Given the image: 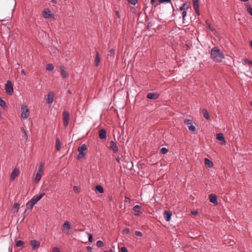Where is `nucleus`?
Masks as SVG:
<instances>
[{
	"mask_svg": "<svg viewBox=\"0 0 252 252\" xmlns=\"http://www.w3.org/2000/svg\"><path fill=\"white\" fill-rule=\"evenodd\" d=\"M211 58L214 62H220V51L218 47H214L212 49Z\"/></svg>",
	"mask_w": 252,
	"mask_h": 252,
	"instance_id": "obj_1",
	"label": "nucleus"
},
{
	"mask_svg": "<svg viewBox=\"0 0 252 252\" xmlns=\"http://www.w3.org/2000/svg\"><path fill=\"white\" fill-rule=\"evenodd\" d=\"M87 146L85 144H83L78 148V154L77 158L79 159L83 158L86 153Z\"/></svg>",
	"mask_w": 252,
	"mask_h": 252,
	"instance_id": "obj_2",
	"label": "nucleus"
},
{
	"mask_svg": "<svg viewBox=\"0 0 252 252\" xmlns=\"http://www.w3.org/2000/svg\"><path fill=\"white\" fill-rule=\"evenodd\" d=\"M5 90L7 94L11 95L13 93V88L11 82L9 80L7 81L5 84Z\"/></svg>",
	"mask_w": 252,
	"mask_h": 252,
	"instance_id": "obj_3",
	"label": "nucleus"
},
{
	"mask_svg": "<svg viewBox=\"0 0 252 252\" xmlns=\"http://www.w3.org/2000/svg\"><path fill=\"white\" fill-rule=\"evenodd\" d=\"M70 120V114L66 111L63 112V125L66 126L68 125L69 121Z\"/></svg>",
	"mask_w": 252,
	"mask_h": 252,
	"instance_id": "obj_4",
	"label": "nucleus"
},
{
	"mask_svg": "<svg viewBox=\"0 0 252 252\" xmlns=\"http://www.w3.org/2000/svg\"><path fill=\"white\" fill-rule=\"evenodd\" d=\"M30 112L28 107L26 105H23L21 107V116L24 119H27L29 115Z\"/></svg>",
	"mask_w": 252,
	"mask_h": 252,
	"instance_id": "obj_5",
	"label": "nucleus"
},
{
	"mask_svg": "<svg viewBox=\"0 0 252 252\" xmlns=\"http://www.w3.org/2000/svg\"><path fill=\"white\" fill-rule=\"evenodd\" d=\"M71 225L68 221H65L62 226V231L65 234H69V231L71 229Z\"/></svg>",
	"mask_w": 252,
	"mask_h": 252,
	"instance_id": "obj_6",
	"label": "nucleus"
},
{
	"mask_svg": "<svg viewBox=\"0 0 252 252\" xmlns=\"http://www.w3.org/2000/svg\"><path fill=\"white\" fill-rule=\"evenodd\" d=\"M184 123L187 125L190 131L192 132L195 131V127L193 125L191 120L188 119H186L184 120Z\"/></svg>",
	"mask_w": 252,
	"mask_h": 252,
	"instance_id": "obj_7",
	"label": "nucleus"
},
{
	"mask_svg": "<svg viewBox=\"0 0 252 252\" xmlns=\"http://www.w3.org/2000/svg\"><path fill=\"white\" fill-rule=\"evenodd\" d=\"M132 210L134 212V215L135 216H139L143 213V209L141 207L138 205L133 206Z\"/></svg>",
	"mask_w": 252,
	"mask_h": 252,
	"instance_id": "obj_8",
	"label": "nucleus"
},
{
	"mask_svg": "<svg viewBox=\"0 0 252 252\" xmlns=\"http://www.w3.org/2000/svg\"><path fill=\"white\" fill-rule=\"evenodd\" d=\"M54 94L52 92H49L47 96V98L46 99V102L47 104H52L54 101Z\"/></svg>",
	"mask_w": 252,
	"mask_h": 252,
	"instance_id": "obj_9",
	"label": "nucleus"
},
{
	"mask_svg": "<svg viewBox=\"0 0 252 252\" xmlns=\"http://www.w3.org/2000/svg\"><path fill=\"white\" fill-rule=\"evenodd\" d=\"M30 244L32 246V250H35L40 247V243L37 240H33L31 241Z\"/></svg>",
	"mask_w": 252,
	"mask_h": 252,
	"instance_id": "obj_10",
	"label": "nucleus"
},
{
	"mask_svg": "<svg viewBox=\"0 0 252 252\" xmlns=\"http://www.w3.org/2000/svg\"><path fill=\"white\" fill-rule=\"evenodd\" d=\"M42 15L43 17L46 19H48L52 17H54V15L53 14H52L51 11L48 9L44 10L43 11Z\"/></svg>",
	"mask_w": 252,
	"mask_h": 252,
	"instance_id": "obj_11",
	"label": "nucleus"
},
{
	"mask_svg": "<svg viewBox=\"0 0 252 252\" xmlns=\"http://www.w3.org/2000/svg\"><path fill=\"white\" fill-rule=\"evenodd\" d=\"M109 149L112 150L114 153H116L118 152L119 148L115 142L113 141H111Z\"/></svg>",
	"mask_w": 252,
	"mask_h": 252,
	"instance_id": "obj_12",
	"label": "nucleus"
},
{
	"mask_svg": "<svg viewBox=\"0 0 252 252\" xmlns=\"http://www.w3.org/2000/svg\"><path fill=\"white\" fill-rule=\"evenodd\" d=\"M159 96V94L158 93H148L147 97L149 99H157Z\"/></svg>",
	"mask_w": 252,
	"mask_h": 252,
	"instance_id": "obj_13",
	"label": "nucleus"
},
{
	"mask_svg": "<svg viewBox=\"0 0 252 252\" xmlns=\"http://www.w3.org/2000/svg\"><path fill=\"white\" fill-rule=\"evenodd\" d=\"M209 200L211 203H213L214 205H217L218 204L217 197L214 194H211L209 195Z\"/></svg>",
	"mask_w": 252,
	"mask_h": 252,
	"instance_id": "obj_14",
	"label": "nucleus"
},
{
	"mask_svg": "<svg viewBox=\"0 0 252 252\" xmlns=\"http://www.w3.org/2000/svg\"><path fill=\"white\" fill-rule=\"evenodd\" d=\"M172 212L170 211L165 210L164 212V218L167 221H169L172 216Z\"/></svg>",
	"mask_w": 252,
	"mask_h": 252,
	"instance_id": "obj_15",
	"label": "nucleus"
},
{
	"mask_svg": "<svg viewBox=\"0 0 252 252\" xmlns=\"http://www.w3.org/2000/svg\"><path fill=\"white\" fill-rule=\"evenodd\" d=\"M44 193H42L37 196H34L31 200L35 204L44 195Z\"/></svg>",
	"mask_w": 252,
	"mask_h": 252,
	"instance_id": "obj_16",
	"label": "nucleus"
},
{
	"mask_svg": "<svg viewBox=\"0 0 252 252\" xmlns=\"http://www.w3.org/2000/svg\"><path fill=\"white\" fill-rule=\"evenodd\" d=\"M99 137L100 139H105L106 137V130L102 128L99 130L98 132Z\"/></svg>",
	"mask_w": 252,
	"mask_h": 252,
	"instance_id": "obj_17",
	"label": "nucleus"
},
{
	"mask_svg": "<svg viewBox=\"0 0 252 252\" xmlns=\"http://www.w3.org/2000/svg\"><path fill=\"white\" fill-rule=\"evenodd\" d=\"M61 73L62 77L63 78H66L68 76V73L65 70V68L64 66H60Z\"/></svg>",
	"mask_w": 252,
	"mask_h": 252,
	"instance_id": "obj_18",
	"label": "nucleus"
},
{
	"mask_svg": "<svg viewBox=\"0 0 252 252\" xmlns=\"http://www.w3.org/2000/svg\"><path fill=\"white\" fill-rule=\"evenodd\" d=\"M19 170L18 169L15 168L10 174V178L12 180L14 179L19 174Z\"/></svg>",
	"mask_w": 252,
	"mask_h": 252,
	"instance_id": "obj_19",
	"label": "nucleus"
},
{
	"mask_svg": "<svg viewBox=\"0 0 252 252\" xmlns=\"http://www.w3.org/2000/svg\"><path fill=\"white\" fill-rule=\"evenodd\" d=\"M100 60H101V59H100V55H99L98 52H96L95 57V59H94L95 66H98V65L100 63Z\"/></svg>",
	"mask_w": 252,
	"mask_h": 252,
	"instance_id": "obj_20",
	"label": "nucleus"
},
{
	"mask_svg": "<svg viewBox=\"0 0 252 252\" xmlns=\"http://www.w3.org/2000/svg\"><path fill=\"white\" fill-rule=\"evenodd\" d=\"M204 162L205 165L209 168H211L213 166V163L210 159L207 158H205L204 159Z\"/></svg>",
	"mask_w": 252,
	"mask_h": 252,
	"instance_id": "obj_21",
	"label": "nucleus"
},
{
	"mask_svg": "<svg viewBox=\"0 0 252 252\" xmlns=\"http://www.w3.org/2000/svg\"><path fill=\"white\" fill-rule=\"evenodd\" d=\"M19 208V204L17 203H15L12 209V211L14 214L17 213L18 212Z\"/></svg>",
	"mask_w": 252,
	"mask_h": 252,
	"instance_id": "obj_22",
	"label": "nucleus"
},
{
	"mask_svg": "<svg viewBox=\"0 0 252 252\" xmlns=\"http://www.w3.org/2000/svg\"><path fill=\"white\" fill-rule=\"evenodd\" d=\"M34 205V203L30 200L26 204L27 209L28 210H31Z\"/></svg>",
	"mask_w": 252,
	"mask_h": 252,
	"instance_id": "obj_23",
	"label": "nucleus"
},
{
	"mask_svg": "<svg viewBox=\"0 0 252 252\" xmlns=\"http://www.w3.org/2000/svg\"><path fill=\"white\" fill-rule=\"evenodd\" d=\"M41 176H42V173L37 172V173H36L35 178H34L35 182L36 183H38L39 181L41 179Z\"/></svg>",
	"mask_w": 252,
	"mask_h": 252,
	"instance_id": "obj_24",
	"label": "nucleus"
},
{
	"mask_svg": "<svg viewBox=\"0 0 252 252\" xmlns=\"http://www.w3.org/2000/svg\"><path fill=\"white\" fill-rule=\"evenodd\" d=\"M56 148L57 151H59L61 148V143L60 141L59 138H57L56 143Z\"/></svg>",
	"mask_w": 252,
	"mask_h": 252,
	"instance_id": "obj_25",
	"label": "nucleus"
},
{
	"mask_svg": "<svg viewBox=\"0 0 252 252\" xmlns=\"http://www.w3.org/2000/svg\"><path fill=\"white\" fill-rule=\"evenodd\" d=\"M0 106L2 107L3 109H5L7 108V106L5 102L0 97Z\"/></svg>",
	"mask_w": 252,
	"mask_h": 252,
	"instance_id": "obj_26",
	"label": "nucleus"
},
{
	"mask_svg": "<svg viewBox=\"0 0 252 252\" xmlns=\"http://www.w3.org/2000/svg\"><path fill=\"white\" fill-rule=\"evenodd\" d=\"M54 69V66L52 63H48L46 66V69L48 71H53Z\"/></svg>",
	"mask_w": 252,
	"mask_h": 252,
	"instance_id": "obj_27",
	"label": "nucleus"
},
{
	"mask_svg": "<svg viewBox=\"0 0 252 252\" xmlns=\"http://www.w3.org/2000/svg\"><path fill=\"white\" fill-rule=\"evenodd\" d=\"M203 116L206 119L209 120L210 119V115L206 109H203L202 110Z\"/></svg>",
	"mask_w": 252,
	"mask_h": 252,
	"instance_id": "obj_28",
	"label": "nucleus"
},
{
	"mask_svg": "<svg viewBox=\"0 0 252 252\" xmlns=\"http://www.w3.org/2000/svg\"><path fill=\"white\" fill-rule=\"evenodd\" d=\"M95 189L96 190L99 192V193H103L104 192V189H103V187L100 186V185H97L96 187H95Z\"/></svg>",
	"mask_w": 252,
	"mask_h": 252,
	"instance_id": "obj_29",
	"label": "nucleus"
},
{
	"mask_svg": "<svg viewBox=\"0 0 252 252\" xmlns=\"http://www.w3.org/2000/svg\"><path fill=\"white\" fill-rule=\"evenodd\" d=\"M243 63L244 64L252 65V61H249L247 58L243 59Z\"/></svg>",
	"mask_w": 252,
	"mask_h": 252,
	"instance_id": "obj_30",
	"label": "nucleus"
},
{
	"mask_svg": "<svg viewBox=\"0 0 252 252\" xmlns=\"http://www.w3.org/2000/svg\"><path fill=\"white\" fill-rule=\"evenodd\" d=\"M43 166H44V163H42V162L40 163L39 165V166H38L37 172H39V173H42Z\"/></svg>",
	"mask_w": 252,
	"mask_h": 252,
	"instance_id": "obj_31",
	"label": "nucleus"
},
{
	"mask_svg": "<svg viewBox=\"0 0 252 252\" xmlns=\"http://www.w3.org/2000/svg\"><path fill=\"white\" fill-rule=\"evenodd\" d=\"M24 244V242L21 240L17 241L16 243V246L17 247H22Z\"/></svg>",
	"mask_w": 252,
	"mask_h": 252,
	"instance_id": "obj_32",
	"label": "nucleus"
},
{
	"mask_svg": "<svg viewBox=\"0 0 252 252\" xmlns=\"http://www.w3.org/2000/svg\"><path fill=\"white\" fill-rule=\"evenodd\" d=\"M115 55V50L114 49H111L109 51V53L108 54V56L112 57L114 58Z\"/></svg>",
	"mask_w": 252,
	"mask_h": 252,
	"instance_id": "obj_33",
	"label": "nucleus"
},
{
	"mask_svg": "<svg viewBox=\"0 0 252 252\" xmlns=\"http://www.w3.org/2000/svg\"><path fill=\"white\" fill-rule=\"evenodd\" d=\"M247 11L252 16V7L250 5L247 6Z\"/></svg>",
	"mask_w": 252,
	"mask_h": 252,
	"instance_id": "obj_34",
	"label": "nucleus"
},
{
	"mask_svg": "<svg viewBox=\"0 0 252 252\" xmlns=\"http://www.w3.org/2000/svg\"><path fill=\"white\" fill-rule=\"evenodd\" d=\"M168 150L166 148H162L160 150V153L162 154H166L168 152Z\"/></svg>",
	"mask_w": 252,
	"mask_h": 252,
	"instance_id": "obj_35",
	"label": "nucleus"
},
{
	"mask_svg": "<svg viewBox=\"0 0 252 252\" xmlns=\"http://www.w3.org/2000/svg\"><path fill=\"white\" fill-rule=\"evenodd\" d=\"M159 3L163 2L169 3L171 5H172L171 0H158Z\"/></svg>",
	"mask_w": 252,
	"mask_h": 252,
	"instance_id": "obj_36",
	"label": "nucleus"
},
{
	"mask_svg": "<svg viewBox=\"0 0 252 252\" xmlns=\"http://www.w3.org/2000/svg\"><path fill=\"white\" fill-rule=\"evenodd\" d=\"M96 245L98 247H102L104 246V244L102 241L99 240L96 242Z\"/></svg>",
	"mask_w": 252,
	"mask_h": 252,
	"instance_id": "obj_37",
	"label": "nucleus"
},
{
	"mask_svg": "<svg viewBox=\"0 0 252 252\" xmlns=\"http://www.w3.org/2000/svg\"><path fill=\"white\" fill-rule=\"evenodd\" d=\"M186 3H184L183 4H182V5L181 6H180L179 7V10H181V11H185L186 9V8H188V7H186Z\"/></svg>",
	"mask_w": 252,
	"mask_h": 252,
	"instance_id": "obj_38",
	"label": "nucleus"
},
{
	"mask_svg": "<svg viewBox=\"0 0 252 252\" xmlns=\"http://www.w3.org/2000/svg\"><path fill=\"white\" fill-rule=\"evenodd\" d=\"M21 131L23 132L25 139L26 140H27L28 139V134H27V132H26L25 130L24 129V128H22Z\"/></svg>",
	"mask_w": 252,
	"mask_h": 252,
	"instance_id": "obj_39",
	"label": "nucleus"
},
{
	"mask_svg": "<svg viewBox=\"0 0 252 252\" xmlns=\"http://www.w3.org/2000/svg\"><path fill=\"white\" fill-rule=\"evenodd\" d=\"M80 188L77 186H74L73 187V190L76 193H79L80 192Z\"/></svg>",
	"mask_w": 252,
	"mask_h": 252,
	"instance_id": "obj_40",
	"label": "nucleus"
},
{
	"mask_svg": "<svg viewBox=\"0 0 252 252\" xmlns=\"http://www.w3.org/2000/svg\"><path fill=\"white\" fill-rule=\"evenodd\" d=\"M87 234L88 235L89 241L90 242H92V241H93V236H92V235L91 233H89V232H87Z\"/></svg>",
	"mask_w": 252,
	"mask_h": 252,
	"instance_id": "obj_41",
	"label": "nucleus"
},
{
	"mask_svg": "<svg viewBox=\"0 0 252 252\" xmlns=\"http://www.w3.org/2000/svg\"><path fill=\"white\" fill-rule=\"evenodd\" d=\"M129 3L132 5H136L138 3L137 0H130L129 1Z\"/></svg>",
	"mask_w": 252,
	"mask_h": 252,
	"instance_id": "obj_42",
	"label": "nucleus"
},
{
	"mask_svg": "<svg viewBox=\"0 0 252 252\" xmlns=\"http://www.w3.org/2000/svg\"><path fill=\"white\" fill-rule=\"evenodd\" d=\"M123 233L127 234L129 233V229L127 228H124L123 230Z\"/></svg>",
	"mask_w": 252,
	"mask_h": 252,
	"instance_id": "obj_43",
	"label": "nucleus"
},
{
	"mask_svg": "<svg viewBox=\"0 0 252 252\" xmlns=\"http://www.w3.org/2000/svg\"><path fill=\"white\" fill-rule=\"evenodd\" d=\"M130 201L131 200L129 197H128L127 196H125V203H129L130 202Z\"/></svg>",
	"mask_w": 252,
	"mask_h": 252,
	"instance_id": "obj_44",
	"label": "nucleus"
},
{
	"mask_svg": "<svg viewBox=\"0 0 252 252\" xmlns=\"http://www.w3.org/2000/svg\"><path fill=\"white\" fill-rule=\"evenodd\" d=\"M121 251L122 252H128L127 249L125 247H122L121 248Z\"/></svg>",
	"mask_w": 252,
	"mask_h": 252,
	"instance_id": "obj_45",
	"label": "nucleus"
},
{
	"mask_svg": "<svg viewBox=\"0 0 252 252\" xmlns=\"http://www.w3.org/2000/svg\"><path fill=\"white\" fill-rule=\"evenodd\" d=\"M153 26V23L152 22H149L148 23V25H147V30H149Z\"/></svg>",
	"mask_w": 252,
	"mask_h": 252,
	"instance_id": "obj_46",
	"label": "nucleus"
},
{
	"mask_svg": "<svg viewBox=\"0 0 252 252\" xmlns=\"http://www.w3.org/2000/svg\"><path fill=\"white\" fill-rule=\"evenodd\" d=\"M135 235L137 236H142V233L140 231H135Z\"/></svg>",
	"mask_w": 252,
	"mask_h": 252,
	"instance_id": "obj_47",
	"label": "nucleus"
},
{
	"mask_svg": "<svg viewBox=\"0 0 252 252\" xmlns=\"http://www.w3.org/2000/svg\"><path fill=\"white\" fill-rule=\"evenodd\" d=\"M187 16V12L186 11H184L182 13V17L183 21L185 20V17Z\"/></svg>",
	"mask_w": 252,
	"mask_h": 252,
	"instance_id": "obj_48",
	"label": "nucleus"
},
{
	"mask_svg": "<svg viewBox=\"0 0 252 252\" xmlns=\"http://www.w3.org/2000/svg\"><path fill=\"white\" fill-rule=\"evenodd\" d=\"M225 141L224 139V137H223L222 134L221 133V145L225 144Z\"/></svg>",
	"mask_w": 252,
	"mask_h": 252,
	"instance_id": "obj_49",
	"label": "nucleus"
},
{
	"mask_svg": "<svg viewBox=\"0 0 252 252\" xmlns=\"http://www.w3.org/2000/svg\"><path fill=\"white\" fill-rule=\"evenodd\" d=\"M193 6L194 10L199 9V4H193Z\"/></svg>",
	"mask_w": 252,
	"mask_h": 252,
	"instance_id": "obj_50",
	"label": "nucleus"
},
{
	"mask_svg": "<svg viewBox=\"0 0 252 252\" xmlns=\"http://www.w3.org/2000/svg\"><path fill=\"white\" fill-rule=\"evenodd\" d=\"M53 252H61L59 248L56 247L53 249Z\"/></svg>",
	"mask_w": 252,
	"mask_h": 252,
	"instance_id": "obj_51",
	"label": "nucleus"
},
{
	"mask_svg": "<svg viewBox=\"0 0 252 252\" xmlns=\"http://www.w3.org/2000/svg\"><path fill=\"white\" fill-rule=\"evenodd\" d=\"M217 139L220 141V133H219L217 134Z\"/></svg>",
	"mask_w": 252,
	"mask_h": 252,
	"instance_id": "obj_52",
	"label": "nucleus"
},
{
	"mask_svg": "<svg viewBox=\"0 0 252 252\" xmlns=\"http://www.w3.org/2000/svg\"><path fill=\"white\" fill-rule=\"evenodd\" d=\"M116 16L118 18L120 19L121 18L120 13L118 11L116 12Z\"/></svg>",
	"mask_w": 252,
	"mask_h": 252,
	"instance_id": "obj_53",
	"label": "nucleus"
},
{
	"mask_svg": "<svg viewBox=\"0 0 252 252\" xmlns=\"http://www.w3.org/2000/svg\"><path fill=\"white\" fill-rule=\"evenodd\" d=\"M194 10L196 14H197L198 16L200 15L199 9H198V10L195 9Z\"/></svg>",
	"mask_w": 252,
	"mask_h": 252,
	"instance_id": "obj_54",
	"label": "nucleus"
},
{
	"mask_svg": "<svg viewBox=\"0 0 252 252\" xmlns=\"http://www.w3.org/2000/svg\"><path fill=\"white\" fill-rule=\"evenodd\" d=\"M198 0H193V4H198Z\"/></svg>",
	"mask_w": 252,
	"mask_h": 252,
	"instance_id": "obj_55",
	"label": "nucleus"
},
{
	"mask_svg": "<svg viewBox=\"0 0 252 252\" xmlns=\"http://www.w3.org/2000/svg\"><path fill=\"white\" fill-rule=\"evenodd\" d=\"M116 161L118 162V163H120V158L119 157H117L116 158Z\"/></svg>",
	"mask_w": 252,
	"mask_h": 252,
	"instance_id": "obj_56",
	"label": "nucleus"
},
{
	"mask_svg": "<svg viewBox=\"0 0 252 252\" xmlns=\"http://www.w3.org/2000/svg\"><path fill=\"white\" fill-rule=\"evenodd\" d=\"M191 213L193 215H196L197 214V211H192L191 212Z\"/></svg>",
	"mask_w": 252,
	"mask_h": 252,
	"instance_id": "obj_57",
	"label": "nucleus"
},
{
	"mask_svg": "<svg viewBox=\"0 0 252 252\" xmlns=\"http://www.w3.org/2000/svg\"><path fill=\"white\" fill-rule=\"evenodd\" d=\"M234 243V241H232V242L231 241H229L227 243H229L230 244V245L232 246Z\"/></svg>",
	"mask_w": 252,
	"mask_h": 252,
	"instance_id": "obj_58",
	"label": "nucleus"
},
{
	"mask_svg": "<svg viewBox=\"0 0 252 252\" xmlns=\"http://www.w3.org/2000/svg\"><path fill=\"white\" fill-rule=\"evenodd\" d=\"M21 74H22L23 75H25L26 74V73H25V72L24 69L21 70Z\"/></svg>",
	"mask_w": 252,
	"mask_h": 252,
	"instance_id": "obj_59",
	"label": "nucleus"
},
{
	"mask_svg": "<svg viewBox=\"0 0 252 252\" xmlns=\"http://www.w3.org/2000/svg\"><path fill=\"white\" fill-rule=\"evenodd\" d=\"M156 0H151V3L153 5Z\"/></svg>",
	"mask_w": 252,
	"mask_h": 252,
	"instance_id": "obj_60",
	"label": "nucleus"
},
{
	"mask_svg": "<svg viewBox=\"0 0 252 252\" xmlns=\"http://www.w3.org/2000/svg\"><path fill=\"white\" fill-rule=\"evenodd\" d=\"M87 249L88 250H89V251H90V250L91 251V250H92V248H91V247L88 246V247H87Z\"/></svg>",
	"mask_w": 252,
	"mask_h": 252,
	"instance_id": "obj_61",
	"label": "nucleus"
},
{
	"mask_svg": "<svg viewBox=\"0 0 252 252\" xmlns=\"http://www.w3.org/2000/svg\"><path fill=\"white\" fill-rule=\"evenodd\" d=\"M67 92L69 94H72V92L70 90H68Z\"/></svg>",
	"mask_w": 252,
	"mask_h": 252,
	"instance_id": "obj_62",
	"label": "nucleus"
},
{
	"mask_svg": "<svg viewBox=\"0 0 252 252\" xmlns=\"http://www.w3.org/2000/svg\"><path fill=\"white\" fill-rule=\"evenodd\" d=\"M241 1H243V2H247L249 0H240Z\"/></svg>",
	"mask_w": 252,
	"mask_h": 252,
	"instance_id": "obj_63",
	"label": "nucleus"
},
{
	"mask_svg": "<svg viewBox=\"0 0 252 252\" xmlns=\"http://www.w3.org/2000/svg\"><path fill=\"white\" fill-rule=\"evenodd\" d=\"M250 45H251V47L252 48V41H251L250 42Z\"/></svg>",
	"mask_w": 252,
	"mask_h": 252,
	"instance_id": "obj_64",
	"label": "nucleus"
}]
</instances>
